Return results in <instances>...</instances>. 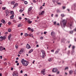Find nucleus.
<instances>
[{
	"mask_svg": "<svg viewBox=\"0 0 76 76\" xmlns=\"http://www.w3.org/2000/svg\"><path fill=\"white\" fill-rule=\"evenodd\" d=\"M18 63V61H15V63Z\"/></svg>",
	"mask_w": 76,
	"mask_h": 76,
	"instance_id": "e2e57ef3",
	"label": "nucleus"
},
{
	"mask_svg": "<svg viewBox=\"0 0 76 76\" xmlns=\"http://www.w3.org/2000/svg\"><path fill=\"white\" fill-rule=\"evenodd\" d=\"M2 3H3V2H2V1H1L0 0V4H1Z\"/></svg>",
	"mask_w": 76,
	"mask_h": 76,
	"instance_id": "4c0bfd02",
	"label": "nucleus"
},
{
	"mask_svg": "<svg viewBox=\"0 0 76 76\" xmlns=\"http://www.w3.org/2000/svg\"><path fill=\"white\" fill-rule=\"evenodd\" d=\"M13 17H14V14H12V15H11V17H10V19H13Z\"/></svg>",
	"mask_w": 76,
	"mask_h": 76,
	"instance_id": "a211bd4d",
	"label": "nucleus"
},
{
	"mask_svg": "<svg viewBox=\"0 0 76 76\" xmlns=\"http://www.w3.org/2000/svg\"><path fill=\"white\" fill-rule=\"evenodd\" d=\"M17 6H18V3L15 4L14 6V7H13V8H14V7H16Z\"/></svg>",
	"mask_w": 76,
	"mask_h": 76,
	"instance_id": "5701e85b",
	"label": "nucleus"
},
{
	"mask_svg": "<svg viewBox=\"0 0 76 76\" xmlns=\"http://www.w3.org/2000/svg\"><path fill=\"white\" fill-rule=\"evenodd\" d=\"M1 59H2V56H0Z\"/></svg>",
	"mask_w": 76,
	"mask_h": 76,
	"instance_id": "052dcab7",
	"label": "nucleus"
},
{
	"mask_svg": "<svg viewBox=\"0 0 76 76\" xmlns=\"http://www.w3.org/2000/svg\"><path fill=\"white\" fill-rule=\"evenodd\" d=\"M0 51H3V47L2 46L0 47Z\"/></svg>",
	"mask_w": 76,
	"mask_h": 76,
	"instance_id": "a878e982",
	"label": "nucleus"
},
{
	"mask_svg": "<svg viewBox=\"0 0 76 76\" xmlns=\"http://www.w3.org/2000/svg\"><path fill=\"white\" fill-rule=\"evenodd\" d=\"M3 36H1L0 37V41H3Z\"/></svg>",
	"mask_w": 76,
	"mask_h": 76,
	"instance_id": "f3484780",
	"label": "nucleus"
},
{
	"mask_svg": "<svg viewBox=\"0 0 76 76\" xmlns=\"http://www.w3.org/2000/svg\"><path fill=\"white\" fill-rule=\"evenodd\" d=\"M32 7H30L28 8V15H29V13H30V12H31V10H32Z\"/></svg>",
	"mask_w": 76,
	"mask_h": 76,
	"instance_id": "0eeeda50",
	"label": "nucleus"
},
{
	"mask_svg": "<svg viewBox=\"0 0 76 76\" xmlns=\"http://www.w3.org/2000/svg\"><path fill=\"white\" fill-rule=\"evenodd\" d=\"M40 9H42V6H41L40 7Z\"/></svg>",
	"mask_w": 76,
	"mask_h": 76,
	"instance_id": "5fc2aeb1",
	"label": "nucleus"
},
{
	"mask_svg": "<svg viewBox=\"0 0 76 76\" xmlns=\"http://www.w3.org/2000/svg\"><path fill=\"white\" fill-rule=\"evenodd\" d=\"M53 23L54 25H56V22H54Z\"/></svg>",
	"mask_w": 76,
	"mask_h": 76,
	"instance_id": "49530a36",
	"label": "nucleus"
},
{
	"mask_svg": "<svg viewBox=\"0 0 76 76\" xmlns=\"http://www.w3.org/2000/svg\"><path fill=\"white\" fill-rule=\"evenodd\" d=\"M40 39H43V37H40Z\"/></svg>",
	"mask_w": 76,
	"mask_h": 76,
	"instance_id": "3c124183",
	"label": "nucleus"
},
{
	"mask_svg": "<svg viewBox=\"0 0 76 76\" xmlns=\"http://www.w3.org/2000/svg\"><path fill=\"white\" fill-rule=\"evenodd\" d=\"M69 53H70V50H69V51H68V54H69Z\"/></svg>",
	"mask_w": 76,
	"mask_h": 76,
	"instance_id": "69168bd1",
	"label": "nucleus"
},
{
	"mask_svg": "<svg viewBox=\"0 0 76 76\" xmlns=\"http://www.w3.org/2000/svg\"><path fill=\"white\" fill-rule=\"evenodd\" d=\"M24 19H25L26 20H28V19H29V18L27 19L26 18H25Z\"/></svg>",
	"mask_w": 76,
	"mask_h": 76,
	"instance_id": "c03bdc74",
	"label": "nucleus"
},
{
	"mask_svg": "<svg viewBox=\"0 0 76 76\" xmlns=\"http://www.w3.org/2000/svg\"><path fill=\"white\" fill-rule=\"evenodd\" d=\"M73 71L71 70L69 71V73L70 75H72V73H73Z\"/></svg>",
	"mask_w": 76,
	"mask_h": 76,
	"instance_id": "6ab92c4d",
	"label": "nucleus"
},
{
	"mask_svg": "<svg viewBox=\"0 0 76 76\" xmlns=\"http://www.w3.org/2000/svg\"><path fill=\"white\" fill-rule=\"evenodd\" d=\"M18 27H20L22 26L21 25V24H20L18 25Z\"/></svg>",
	"mask_w": 76,
	"mask_h": 76,
	"instance_id": "72a5a7b5",
	"label": "nucleus"
},
{
	"mask_svg": "<svg viewBox=\"0 0 76 76\" xmlns=\"http://www.w3.org/2000/svg\"><path fill=\"white\" fill-rule=\"evenodd\" d=\"M8 31L9 32H11V29L10 28L8 29Z\"/></svg>",
	"mask_w": 76,
	"mask_h": 76,
	"instance_id": "c85d7f7f",
	"label": "nucleus"
},
{
	"mask_svg": "<svg viewBox=\"0 0 76 76\" xmlns=\"http://www.w3.org/2000/svg\"><path fill=\"white\" fill-rule=\"evenodd\" d=\"M28 36H29V37H31L32 36V35L31 34H28Z\"/></svg>",
	"mask_w": 76,
	"mask_h": 76,
	"instance_id": "de8ad7c7",
	"label": "nucleus"
},
{
	"mask_svg": "<svg viewBox=\"0 0 76 76\" xmlns=\"http://www.w3.org/2000/svg\"><path fill=\"white\" fill-rule=\"evenodd\" d=\"M31 28L30 27H28V30H29V31H30V30H31Z\"/></svg>",
	"mask_w": 76,
	"mask_h": 76,
	"instance_id": "c9c22d12",
	"label": "nucleus"
},
{
	"mask_svg": "<svg viewBox=\"0 0 76 76\" xmlns=\"http://www.w3.org/2000/svg\"><path fill=\"white\" fill-rule=\"evenodd\" d=\"M19 19H20H20H22V18L21 17H19Z\"/></svg>",
	"mask_w": 76,
	"mask_h": 76,
	"instance_id": "6e6d98bb",
	"label": "nucleus"
},
{
	"mask_svg": "<svg viewBox=\"0 0 76 76\" xmlns=\"http://www.w3.org/2000/svg\"><path fill=\"white\" fill-rule=\"evenodd\" d=\"M74 41H76V38H75L74 39Z\"/></svg>",
	"mask_w": 76,
	"mask_h": 76,
	"instance_id": "338daca9",
	"label": "nucleus"
},
{
	"mask_svg": "<svg viewBox=\"0 0 76 76\" xmlns=\"http://www.w3.org/2000/svg\"><path fill=\"white\" fill-rule=\"evenodd\" d=\"M72 9L74 10H76V4L75 3L74 4V6L72 7Z\"/></svg>",
	"mask_w": 76,
	"mask_h": 76,
	"instance_id": "20e7f679",
	"label": "nucleus"
},
{
	"mask_svg": "<svg viewBox=\"0 0 76 76\" xmlns=\"http://www.w3.org/2000/svg\"><path fill=\"white\" fill-rule=\"evenodd\" d=\"M33 51V49H31L29 51V53H31Z\"/></svg>",
	"mask_w": 76,
	"mask_h": 76,
	"instance_id": "b1692460",
	"label": "nucleus"
},
{
	"mask_svg": "<svg viewBox=\"0 0 76 76\" xmlns=\"http://www.w3.org/2000/svg\"><path fill=\"white\" fill-rule=\"evenodd\" d=\"M66 69H69V67H66L65 69V70H66Z\"/></svg>",
	"mask_w": 76,
	"mask_h": 76,
	"instance_id": "58836bf2",
	"label": "nucleus"
},
{
	"mask_svg": "<svg viewBox=\"0 0 76 76\" xmlns=\"http://www.w3.org/2000/svg\"><path fill=\"white\" fill-rule=\"evenodd\" d=\"M21 63L24 66H27L28 65V62L26 61V60H25L24 59H22Z\"/></svg>",
	"mask_w": 76,
	"mask_h": 76,
	"instance_id": "f257e3e1",
	"label": "nucleus"
},
{
	"mask_svg": "<svg viewBox=\"0 0 76 76\" xmlns=\"http://www.w3.org/2000/svg\"><path fill=\"white\" fill-rule=\"evenodd\" d=\"M63 9H66V7L63 6Z\"/></svg>",
	"mask_w": 76,
	"mask_h": 76,
	"instance_id": "a19ab883",
	"label": "nucleus"
},
{
	"mask_svg": "<svg viewBox=\"0 0 76 76\" xmlns=\"http://www.w3.org/2000/svg\"><path fill=\"white\" fill-rule=\"evenodd\" d=\"M17 66H18V65H19V63H17L16 64Z\"/></svg>",
	"mask_w": 76,
	"mask_h": 76,
	"instance_id": "4d7b16f0",
	"label": "nucleus"
},
{
	"mask_svg": "<svg viewBox=\"0 0 76 76\" xmlns=\"http://www.w3.org/2000/svg\"><path fill=\"white\" fill-rule=\"evenodd\" d=\"M18 45H15V47L17 49L18 48Z\"/></svg>",
	"mask_w": 76,
	"mask_h": 76,
	"instance_id": "ea45409f",
	"label": "nucleus"
},
{
	"mask_svg": "<svg viewBox=\"0 0 76 76\" xmlns=\"http://www.w3.org/2000/svg\"><path fill=\"white\" fill-rule=\"evenodd\" d=\"M24 3L25 4H28V2L27 1H25Z\"/></svg>",
	"mask_w": 76,
	"mask_h": 76,
	"instance_id": "2f4dec72",
	"label": "nucleus"
},
{
	"mask_svg": "<svg viewBox=\"0 0 76 76\" xmlns=\"http://www.w3.org/2000/svg\"><path fill=\"white\" fill-rule=\"evenodd\" d=\"M25 37H27V36H28V34L27 33H26L25 34Z\"/></svg>",
	"mask_w": 76,
	"mask_h": 76,
	"instance_id": "f704fd0d",
	"label": "nucleus"
},
{
	"mask_svg": "<svg viewBox=\"0 0 76 76\" xmlns=\"http://www.w3.org/2000/svg\"><path fill=\"white\" fill-rule=\"evenodd\" d=\"M31 31L32 32H33V31H34V29L32 28V29H31Z\"/></svg>",
	"mask_w": 76,
	"mask_h": 76,
	"instance_id": "a18cd8bd",
	"label": "nucleus"
},
{
	"mask_svg": "<svg viewBox=\"0 0 76 76\" xmlns=\"http://www.w3.org/2000/svg\"><path fill=\"white\" fill-rule=\"evenodd\" d=\"M18 73H16V72H14L13 74V76H18Z\"/></svg>",
	"mask_w": 76,
	"mask_h": 76,
	"instance_id": "ddd939ff",
	"label": "nucleus"
},
{
	"mask_svg": "<svg viewBox=\"0 0 76 76\" xmlns=\"http://www.w3.org/2000/svg\"><path fill=\"white\" fill-rule=\"evenodd\" d=\"M51 36H52L53 37V36H54V35H55V33H54V32L52 31L51 32Z\"/></svg>",
	"mask_w": 76,
	"mask_h": 76,
	"instance_id": "f8f14e48",
	"label": "nucleus"
},
{
	"mask_svg": "<svg viewBox=\"0 0 76 76\" xmlns=\"http://www.w3.org/2000/svg\"><path fill=\"white\" fill-rule=\"evenodd\" d=\"M35 43L36 44H38V42H37V41H36Z\"/></svg>",
	"mask_w": 76,
	"mask_h": 76,
	"instance_id": "680f3d73",
	"label": "nucleus"
},
{
	"mask_svg": "<svg viewBox=\"0 0 76 76\" xmlns=\"http://www.w3.org/2000/svg\"><path fill=\"white\" fill-rule=\"evenodd\" d=\"M66 41V39H61V42H64Z\"/></svg>",
	"mask_w": 76,
	"mask_h": 76,
	"instance_id": "aec40b11",
	"label": "nucleus"
},
{
	"mask_svg": "<svg viewBox=\"0 0 76 76\" xmlns=\"http://www.w3.org/2000/svg\"><path fill=\"white\" fill-rule=\"evenodd\" d=\"M23 53V49H21L18 52V54H22Z\"/></svg>",
	"mask_w": 76,
	"mask_h": 76,
	"instance_id": "9d476101",
	"label": "nucleus"
},
{
	"mask_svg": "<svg viewBox=\"0 0 76 76\" xmlns=\"http://www.w3.org/2000/svg\"><path fill=\"white\" fill-rule=\"evenodd\" d=\"M75 46H72V50H74V49H75Z\"/></svg>",
	"mask_w": 76,
	"mask_h": 76,
	"instance_id": "7c9ffc66",
	"label": "nucleus"
},
{
	"mask_svg": "<svg viewBox=\"0 0 76 76\" xmlns=\"http://www.w3.org/2000/svg\"><path fill=\"white\" fill-rule=\"evenodd\" d=\"M47 34V32L44 31V34Z\"/></svg>",
	"mask_w": 76,
	"mask_h": 76,
	"instance_id": "864d4df0",
	"label": "nucleus"
},
{
	"mask_svg": "<svg viewBox=\"0 0 76 76\" xmlns=\"http://www.w3.org/2000/svg\"><path fill=\"white\" fill-rule=\"evenodd\" d=\"M58 5H61V3H58Z\"/></svg>",
	"mask_w": 76,
	"mask_h": 76,
	"instance_id": "8fccbe9b",
	"label": "nucleus"
},
{
	"mask_svg": "<svg viewBox=\"0 0 76 76\" xmlns=\"http://www.w3.org/2000/svg\"><path fill=\"white\" fill-rule=\"evenodd\" d=\"M23 10H22V9H21L20 10H19V12H23Z\"/></svg>",
	"mask_w": 76,
	"mask_h": 76,
	"instance_id": "473e14b6",
	"label": "nucleus"
},
{
	"mask_svg": "<svg viewBox=\"0 0 76 76\" xmlns=\"http://www.w3.org/2000/svg\"><path fill=\"white\" fill-rule=\"evenodd\" d=\"M11 23L10 22H9L8 23V24L9 25H10Z\"/></svg>",
	"mask_w": 76,
	"mask_h": 76,
	"instance_id": "09e8293b",
	"label": "nucleus"
},
{
	"mask_svg": "<svg viewBox=\"0 0 76 76\" xmlns=\"http://www.w3.org/2000/svg\"><path fill=\"white\" fill-rule=\"evenodd\" d=\"M6 8V7H2V9H3V10H5Z\"/></svg>",
	"mask_w": 76,
	"mask_h": 76,
	"instance_id": "e433bc0d",
	"label": "nucleus"
},
{
	"mask_svg": "<svg viewBox=\"0 0 76 76\" xmlns=\"http://www.w3.org/2000/svg\"><path fill=\"white\" fill-rule=\"evenodd\" d=\"M52 71L53 73H55L57 71V69L56 68H53Z\"/></svg>",
	"mask_w": 76,
	"mask_h": 76,
	"instance_id": "1a4fd4ad",
	"label": "nucleus"
},
{
	"mask_svg": "<svg viewBox=\"0 0 76 76\" xmlns=\"http://www.w3.org/2000/svg\"><path fill=\"white\" fill-rule=\"evenodd\" d=\"M69 33L70 34H73V31H69Z\"/></svg>",
	"mask_w": 76,
	"mask_h": 76,
	"instance_id": "cd10ccee",
	"label": "nucleus"
},
{
	"mask_svg": "<svg viewBox=\"0 0 76 76\" xmlns=\"http://www.w3.org/2000/svg\"><path fill=\"white\" fill-rule=\"evenodd\" d=\"M61 16H62V18H63V17L64 16V15L63 14H62L61 15Z\"/></svg>",
	"mask_w": 76,
	"mask_h": 76,
	"instance_id": "c756f323",
	"label": "nucleus"
},
{
	"mask_svg": "<svg viewBox=\"0 0 76 76\" xmlns=\"http://www.w3.org/2000/svg\"><path fill=\"white\" fill-rule=\"evenodd\" d=\"M22 35H23V33H21V34H20V35L21 36H22Z\"/></svg>",
	"mask_w": 76,
	"mask_h": 76,
	"instance_id": "0e129e2a",
	"label": "nucleus"
},
{
	"mask_svg": "<svg viewBox=\"0 0 76 76\" xmlns=\"http://www.w3.org/2000/svg\"><path fill=\"white\" fill-rule=\"evenodd\" d=\"M71 46H72V45L71 44H70L69 46L68 47L69 48H70V47H71Z\"/></svg>",
	"mask_w": 76,
	"mask_h": 76,
	"instance_id": "79ce46f5",
	"label": "nucleus"
},
{
	"mask_svg": "<svg viewBox=\"0 0 76 76\" xmlns=\"http://www.w3.org/2000/svg\"><path fill=\"white\" fill-rule=\"evenodd\" d=\"M26 21L28 22V23L29 24H31L32 23V21H30V20L29 19H28V20H26Z\"/></svg>",
	"mask_w": 76,
	"mask_h": 76,
	"instance_id": "4468645a",
	"label": "nucleus"
},
{
	"mask_svg": "<svg viewBox=\"0 0 76 76\" xmlns=\"http://www.w3.org/2000/svg\"><path fill=\"white\" fill-rule=\"evenodd\" d=\"M45 13V11H43L41 12H39V15H43L44 14V13Z\"/></svg>",
	"mask_w": 76,
	"mask_h": 76,
	"instance_id": "6e6552de",
	"label": "nucleus"
},
{
	"mask_svg": "<svg viewBox=\"0 0 76 76\" xmlns=\"http://www.w3.org/2000/svg\"><path fill=\"white\" fill-rule=\"evenodd\" d=\"M6 38V36L5 35L3 37H2V39L3 40H5Z\"/></svg>",
	"mask_w": 76,
	"mask_h": 76,
	"instance_id": "dca6fc26",
	"label": "nucleus"
},
{
	"mask_svg": "<svg viewBox=\"0 0 76 76\" xmlns=\"http://www.w3.org/2000/svg\"><path fill=\"white\" fill-rule=\"evenodd\" d=\"M10 13L11 15H13V14H14V12L13 11H11L10 12Z\"/></svg>",
	"mask_w": 76,
	"mask_h": 76,
	"instance_id": "393cba45",
	"label": "nucleus"
},
{
	"mask_svg": "<svg viewBox=\"0 0 76 76\" xmlns=\"http://www.w3.org/2000/svg\"><path fill=\"white\" fill-rule=\"evenodd\" d=\"M1 22L3 23H6V21L4 19H2L1 20Z\"/></svg>",
	"mask_w": 76,
	"mask_h": 76,
	"instance_id": "2eb2a0df",
	"label": "nucleus"
},
{
	"mask_svg": "<svg viewBox=\"0 0 76 76\" xmlns=\"http://www.w3.org/2000/svg\"><path fill=\"white\" fill-rule=\"evenodd\" d=\"M51 52H53V53H54V50H51Z\"/></svg>",
	"mask_w": 76,
	"mask_h": 76,
	"instance_id": "bf43d9fd",
	"label": "nucleus"
},
{
	"mask_svg": "<svg viewBox=\"0 0 76 76\" xmlns=\"http://www.w3.org/2000/svg\"><path fill=\"white\" fill-rule=\"evenodd\" d=\"M20 73H23V71H22V70H21L20 71Z\"/></svg>",
	"mask_w": 76,
	"mask_h": 76,
	"instance_id": "603ef678",
	"label": "nucleus"
},
{
	"mask_svg": "<svg viewBox=\"0 0 76 76\" xmlns=\"http://www.w3.org/2000/svg\"><path fill=\"white\" fill-rule=\"evenodd\" d=\"M41 73L42 74H43L44 75L45 74V69H43L42 70V71L41 72Z\"/></svg>",
	"mask_w": 76,
	"mask_h": 76,
	"instance_id": "423d86ee",
	"label": "nucleus"
},
{
	"mask_svg": "<svg viewBox=\"0 0 76 76\" xmlns=\"http://www.w3.org/2000/svg\"><path fill=\"white\" fill-rule=\"evenodd\" d=\"M39 47V45H36V47Z\"/></svg>",
	"mask_w": 76,
	"mask_h": 76,
	"instance_id": "13d9d810",
	"label": "nucleus"
},
{
	"mask_svg": "<svg viewBox=\"0 0 76 76\" xmlns=\"http://www.w3.org/2000/svg\"><path fill=\"white\" fill-rule=\"evenodd\" d=\"M26 47L28 49H29V48H31L30 45L28 44H27Z\"/></svg>",
	"mask_w": 76,
	"mask_h": 76,
	"instance_id": "9b49d317",
	"label": "nucleus"
},
{
	"mask_svg": "<svg viewBox=\"0 0 76 76\" xmlns=\"http://www.w3.org/2000/svg\"><path fill=\"white\" fill-rule=\"evenodd\" d=\"M74 31H75L76 32V28L74 29Z\"/></svg>",
	"mask_w": 76,
	"mask_h": 76,
	"instance_id": "774afa93",
	"label": "nucleus"
},
{
	"mask_svg": "<svg viewBox=\"0 0 76 76\" xmlns=\"http://www.w3.org/2000/svg\"><path fill=\"white\" fill-rule=\"evenodd\" d=\"M62 22L64 25L63 27L64 28V27L66 26V23H67V21H66V20H63Z\"/></svg>",
	"mask_w": 76,
	"mask_h": 76,
	"instance_id": "f03ea898",
	"label": "nucleus"
},
{
	"mask_svg": "<svg viewBox=\"0 0 76 76\" xmlns=\"http://www.w3.org/2000/svg\"><path fill=\"white\" fill-rule=\"evenodd\" d=\"M11 4H15V2L14 1H12L11 3Z\"/></svg>",
	"mask_w": 76,
	"mask_h": 76,
	"instance_id": "bb28decb",
	"label": "nucleus"
},
{
	"mask_svg": "<svg viewBox=\"0 0 76 76\" xmlns=\"http://www.w3.org/2000/svg\"><path fill=\"white\" fill-rule=\"evenodd\" d=\"M48 60L49 61H53V58H49L48 59Z\"/></svg>",
	"mask_w": 76,
	"mask_h": 76,
	"instance_id": "412c9836",
	"label": "nucleus"
},
{
	"mask_svg": "<svg viewBox=\"0 0 76 76\" xmlns=\"http://www.w3.org/2000/svg\"><path fill=\"white\" fill-rule=\"evenodd\" d=\"M41 52L42 53V58H44V57H45V52L44 50H42Z\"/></svg>",
	"mask_w": 76,
	"mask_h": 76,
	"instance_id": "7ed1b4c3",
	"label": "nucleus"
},
{
	"mask_svg": "<svg viewBox=\"0 0 76 76\" xmlns=\"http://www.w3.org/2000/svg\"><path fill=\"white\" fill-rule=\"evenodd\" d=\"M11 36H12V34H10V35L8 36V38L9 40H10V37H11Z\"/></svg>",
	"mask_w": 76,
	"mask_h": 76,
	"instance_id": "4be33fe9",
	"label": "nucleus"
},
{
	"mask_svg": "<svg viewBox=\"0 0 76 76\" xmlns=\"http://www.w3.org/2000/svg\"><path fill=\"white\" fill-rule=\"evenodd\" d=\"M33 2L34 3H37V1H36L35 0H33Z\"/></svg>",
	"mask_w": 76,
	"mask_h": 76,
	"instance_id": "37998d69",
	"label": "nucleus"
},
{
	"mask_svg": "<svg viewBox=\"0 0 76 76\" xmlns=\"http://www.w3.org/2000/svg\"><path fill=\"white\" fill-rule=\"evenodd\" d=\"M6 17L9 16V11L8 10H5Z\"/></svg>",
	"mask_w": 76,
	"mask_h": 76,
	"instance_id": "39448f33",
	"label": "nucleus"
}]
</instances>
